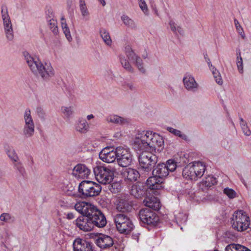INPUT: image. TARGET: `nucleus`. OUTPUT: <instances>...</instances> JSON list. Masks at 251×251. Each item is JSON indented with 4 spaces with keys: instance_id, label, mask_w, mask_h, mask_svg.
Returning a JSON list of instances; mask_svg holds the SVG:
<instances>
[{
    "instance_id": "obj_42",
    "label": "nucleus",
    "mask_w": 251,
    "mask_h": 251,
    "mask_svg": "<svg viewBox=\"0 0 251 251\" xmlns=\"http://www.w3.org/2000/svg\"><path fill=\"white\" fill-rule=\"evenodd\" d=\"M124 87L125 89L130 91H135L137 89L136 85L132 82H126L124 84Z\"/></svg>"
},
{
    "instance_id": "obj_24",
    "label": "nucleus",
    "mask_w": 251,
    "mask_h": 251,
    "mask_svg": "<svg viewBox=\"0 0 251 251\" xmlns=\"http://www.w3.org/2000/svg\"><path fill=\"white\" fill-rule=\"evenodd\" d=\"M89 124L83 119H79L75 125V130L81 133H86L89 131Z\"/></svg>"
},
{
    "instance_id": "obj_12",
    "label": "nucleus",
    "mask_w": 251,
    "mask_h": 251,
    "mask_svg": "<svg viewBox=\"0 0 251 251\" xmlns=\"http://www.w3.org/2000/svg\"><path fill=\"white\" fill-rule=\"evenodd\" d=\"M117 148L114 150L112 147H106L103 149L99 154L100 158L107 163L114 162L116 159Z\"/></svg>"
},
{
    "instance_id": "obj_18",
    "label": "nucleus",
    "mask_w": 251,
    "mask_h": 251,
    "mask_svg": "<svg viewBox=\"0 0 251 251\" xmlns=\"http://www.w3.org/2000/svg\"><path fill=\"white\" fill-rule=\"evenodd\" d=\"M183 83L185 88L190 91H197L199 84L195 81V78L191 75L187 74L183 78Z\"/></svg>"
},
{
    "instance_id": "obj_35",
    "label": "nucleus",
    "mask_w": 251,
    "mask_h": 251,
    "mask_svg": "<svg viewBox=\"0 0 251 251\" xmlns=\"http://www.w3.org/2000/svg\"><path fill=\"white\" fill-rule=\"evenodd\" d=\"M108 189L112 193H117L121 191L122 188V185L120 182L119 181H115L112 183L108 184Z\"/></svg>"
},
{
    "instance_id": "obj_13",
    "label": "nucleus",
    "mask_w": 251,
    "mask_h": 251,
    "mask_svg": "<svg viewBox=\"0 0 251 251\" xmlns=\"http://www.w3.org/2000/svg\"><path fill=\"white\" fill-rule=\"evenodd\" d=\"M74 251H93L91 243L81 238L75 239L73 242Z\"/></svg>"
},
{
    "instance_id": "obj_28",
    "label": "nucleus",
    "mask_w": 251,
    "mask_h": 251,
    "mask_svg": "<svg viewBox=\"0 0 251 251\" xmlns=\"http://www.w3.org/2000/svg\"><path fill=\"white\" fill-rule=\"evenodd\" d=\"M225 251H251V250L240 244H230L226 247Z\"/></svg>"
},
{
    "instance_id": "obj_47",
    "label": "nucleus",
    "mask_w": 251,
    "mask_h": 251,
    "mask_svg": "<svg viewBox=\"0 0 251 251\" xmlns=\"http://www.w3.org/2000/svg\"><path fill=\"white\" fill-rule=\"evenodd\" d=\"M80 10L81 11V13L82 16L86 19H88L89 17V12L88 11V10L87 8L86 5L84 6H82L79 7Z\"/></svg>"
},
{
    "instance_id": "obj_29",
    "label": "nucleus",
    "mask_w": 251,
    "mask_h": 251,
    "mask_svg": "<svg viewBox=\"0 0 251 251\" xmlns=\"http://www.w3.org/2000/svg\"><path fill=\"white\" fill-rule=\"evenodd\" d=\"M61 24L63 31L69 41H71L72 39L70 29L66 22L64 17L62 16L61 18Z\"/></svg>"
},
{
    "instance_id": "obj_26",
    "label": "nucleus",
    "mask_w": 251,
    "mask_h": 251,
    "mask_svg": "<svg viewBox=\"0 0 251 251\" xmlns=\"http://www.w3.org/2000/svg\"><path fill=\"white\" fill-rule=\"evenodd\" d=\"M145 193L144 186L140 183H136L133 185L130 189V194L136 198H140L143 196Z\"/></svg>"
},
{
    "instance_id": "obj_63",
    "label": "nucleus",
    "mask_w": 251,
    "mask_h": 251,
    "mask_svg": "<svg viewBox=\"0 0 251 251\" xmlns=\"http://www.w3.org/2000/svg\"><path fill=\"white\" fill-rule=\"evenodd\" d=\"M167 130H168L171 133H173V128L171 127H167Z\"/></svg>"
},
{
    "instance_id": "obj_37",
    "label": "nucleus",
    "mask_w": 251,
    "mask_h": 251,
    "mask_svg": "<svg viewBox=\"0 0 251 251\" xmlns=\"http://www.w3.org/2000/svg\"><path fill=\"white\" fill-rule=\"evenodd\" d=\"M49 27L54 34H57L58 32L57 24L56 20L53 18L48 20Z\"/></svg>"
},
{
    "instance_id": "obj_17",
    "label": "nucleus",
    "mask_w": 251,
    "mask_h": 251,
    "mask_svg": "<svg viewBox=\"0 0 251 251\" xmlns=\"http://www.w3.org/2000/svg\"><path fill=\"white\" fill-rule=\"evenodd\" d=\"M169 171L172 172V169L166 166L165 164H158L152 171V175L162 179L163 178L168 176Z\"/></svg>"
},
{
    "instance_id": "obj_25",
    "label": "nucleus",
    "mask_w": 251,
    "mask_h": 251,
    "mask_svg": "<svg viewBox=\"0 0 251 251\" xmlns=\"http://www.w3.org/2000/svg\"><path fill=\"white\" fill-rule=\"evenodd\" d=\"M117 209L120 211L125 212L131 211L132 206L127 199L121 198L119 199L117 203Z\"/></svg>"
},
{
    "instance_id": "obj_19",
    "label": "nucleus",
    "mask_w": 251,
    "mask_h": 251,
    "mask_svg": "<svg viewBox=\"0 0 251 251\" xmlns=\"http://www.w3.org/2000/svg\"><path fill=\"white\" fill-rule=\"evenodd\" d=\"M144 203L149 208H152L154 210H158L161 207L159 200L153 196H149L144 200Z\"/></svg>"
},
{
    "instance_id": "obj_15",
    "label": "nucleus",
    "mask_w": 251,
    "mask_h": 251,
    "mask_svg": "<svg viewBox=\"0 0 251 251\" xmlns=\"http://www.w3.org/2000/svg\"><path fill=\"white\" fill-rule=\"evenodd\" d=\"M75 224L80 230L85 232L90 231L94 228L91 221L83 215L79 216L75 220Z\"/></svg>"
},
{
    "instance_id": "obj_51",
    "label": "nucleus",
    "mask_w": 251,
    "mask_h": 251,
    "mask_svg": "<svg viewBox=\"0 0 251 251\" xmlns=\"http://www.w3.org/2000/svg\"><path fill=\"white\" fill-rule=\"evenodd\" d=\"M11 219L10 214L6 213H2L0 216V220L5 222H8Z\"/></svg>"
},
{
    "instance_id": "obj_61",
    "label": "nucleus",
    "mask_w": 251,
    "mask_h": 251,
    "mask_svg": "<svg viewBox=\"0 0 251 251\" xmlns=\"http://www.w3.org/2000/svg\"><path fill=\"white\" fill-rule=\"evenodd\" d=\"M94 118V116L93 114H90L87 116V119L88 121H90Z\"/></svg>"
},
{
    "instance_id": "obj_31",
    "label": "nucleus",
    "mask_w": 251,
    "mask_h": 251,
    "mask_svg": "<svg viewBox=\"0 0 251 251\" xmlns=\"http://www.w3.org/2000/svg\"><path fill=\"white\" fill-rule=\"evenodd\" d=\"M35 132V126L24 125L23 133L25 138H30L33 136Z\"/></svg>"
},
{
    "instance_id": "obj_7",
    "label": "nucleus",
    "mask_w": 251,
    "mask_h": 251,
    "mask_svg": "<svg viewBox=\"0 0 251 251\" xmlns=\"http://www.w3.org/2000/svg\"><path fill=\"white\" fill-rule=\"evenodd\" d=\"M75 209L90 221L94 218L100 210L97 206L90 202L79 201L75 204Z\"/></svg>"
},
{
    "instance_id": "obj_45",
    "label": "nucleus",
    "mask_w": 251,
    "mask_h": 251,
    "mask_svg": "<svg viewBox=\"0 0 251 251\" xmlns=\"http://www.w3.org/2000/svg\"><path fill=\"white\" fill-rule=\"evenodd\" d=\"M234 24L238 32L241 36L242 38L244 39L245 38V34L244 33L243 29L239 24V22L236 19L234 20Z\"/></svg>"
},
{
    "instance_id": "obj_52",
    "label": "nucleus",
    "mask_w": 251,
    "mask_h": 251,
    "mask_svg": "<svg viewBox=\"0 0 251 251\" xmlns=\"http://www.w3.org/2000/svg\"><path fill=\"white\" fill-rule=\"evenodd\" d=\"M174 135L178 136L183 140H187V136L181 133V132L178 130L174 129Z\"/></svg>"
},
{
    "instance_id": "obj_20",
    "label": "nucleus",
    "mask_w": 251,
    "mask_h": 251,
    "mask_svg": "<svg viewBox=\"0 0 251 251\" xmlns=\"http://www.w3.org/2000/svg\"><path fill=\"white\" fill-rule=\"evenodd\" d=\"M162 179L155 175L150 177L147 180L146 184L151 189H159L162 187Z\"/></svg>"
},
{
    "instance_id": "obj_54",
    "label": "nucleus",
    "mask_w": 251,
    "mask_h": 251,
    "mask_svg": "<svg viewBox=\"0 0 251 251\" xmlns=\"http://www.w3.org/2000/svg\"><path fill=\"white\" fill-rule=\"evenodd\" d=\"M204 58L206 60V61L207 62L208 65V66L209 68H211V67H212V64L211 63V61H210V59L208 58V55L207 54V53H205L204 54Z\"/></svg>"
},
{
    "instance_id": "obj_43",
    "label": "nucleus",
    "mask_w": 251,
    "mask_h": 251,
    "mask_svg": "<svg viewBox=\"0 0 251 251\" xmlns=\"http://www.w3.org/2000/svg\"><path fill=\"white\" fill-rule=\"evenodd\" d=\"M224 192L230 199L235 198L236 195V193L234 190L227 187L224 189Z\"/></svg>"
},
{
    "instance_id": "obj_48",
    "label": "nucleus",
    "mask_w": 251,
    "mask_h": 251,
    "mask_svg": "<svg viewBox=\"0 0 251 251\" xmlns=\"http://www.w3.org/2000/svg\"><path fill=\"white\" fill-rule=\"evenodd\" d=\"M174 32L176 33V35L177 38H179V36L178 34L180 36H183L184 35V32L182 27L179 26H176L174 25Z\"/></svg>"
},
{
    "instance_id": "obj_2",
    "label": "nucleus",
    "mask_w": 251,
    "mask_h": 251,
    "mask_svg": "<svg viewBox=\"0 0 251 251\" xmlns=\"http://www.w3.org/2000/svg\"><path fill=\"white\" fill-rule=\"evenodd\" d=\"M25 59L31 71L40 75L44 80H48L54 75V70L50 63L43 64L37 58L33 57L27 52L23 53Z\"/></svg>"
},
{
    "instance_id": "obj_44",
    "label": "nucleus",
    "mask_w": 251,
    "mask_h": 251,
    "mask_svg": "<svg viewBox=\"0 0 251 251\" xmlns=\"http://www.w3.org/2000/svg\"><path fill=\"white\" fill-rule=\"evenodd\" d=\"M139 5L142 11L146 15H148L149 10L147 5L144 0H138Z\"/></svg>"
},
{
    "instance_id": "obj_57",
    "label": "nucleus",
    "mask_w": 251,
    "mask_h": 251,
    "mask_svg": "<svg viewBox=\"0 0 251 251\" xmlns=\"http://www.w3.org/2000/svg\"><path fill=\"white\" fill-rule=\"evenodd\" d=\"M86 6L84 0H79V7Z\"/></svg>"
},
{
    "instance_id": "obj_58",
    "label": "nucleus",
    "mask_w": 251,
    "mask_h": 251,
    "mask_svg": "<svg viewBox=\"0 0 251 251\" xmlns=\"http://www.w3.org/2000/svg\"><path fill=\"white\" fill-rule=\"evenodd\" d=\"M48 13L47 14L49 15L50 18L53 17V12L52 10H48Z\"/></svg>"
},
{
    "instance_id": "obj_49",
    "label": "nucleus",
    "mask_w": 251,
    "mask_h": 251,
    "mask_svg": "<svg viewBox=\"0 0 251 251\" xmlns=\"http://www.w3.org/2000/svg\"><path fill=\"white\" fill-rule=\"evenodd\" d=\"M240 126L243 133L245 135L250 136L251 134V131L249 128L247 124L244 125L242 124Z\"/></svg>"
},
{
    "instance_id": "obj_62",
    "label": "nucleus",
    "mask_w": 251,
    "mask_h": 251,
    "mask_svg": "<svg viewBox=\"0 0 251 251\" xmlns=\"http://www.w3.org/2000/svg\"><path fill=\"white\" fill-rule=\"evenodd\" d=\"M101 3L103 6H104L106 4V2L104 0H98Z\"/></svg>"
},
{
    "instance_id": "obj_9",
    "label": "nucleus",
    "mask_w": 251,
    "mask_h": 251,
    "mask_svg": "<svg viewBox=\"0 0 251 251\" xmlns=\"http://www.w3.org/2000/svg\"><path fill=\"white\" fill-rule=\"evenodd\" d=\"M93 172L96 180L100 183L107 184L113 179L114 173L110 169L103 166H96Z\"/></svg>"
},
{
    "instance_id": "obj_1",
    "label": "nucleus",
    "mask_w": 251,
    "mask_h": 251,
    "mask_svg": "<svg viewBox=\"0 0 251 251\" xmlns=\"http://www.w3.org/2000/svg\"><path fill=\"white\" fill-rule=\"evenodd\" d=\"M163 137L159 134L151 131H142L136 135L134 145L139 150L149 151L143 152L139 156L138 160L141 171L150 172L158 161V156L152 152L160 151L159 149L164 145Z\"/></svg>"
},
{
    "instance_id": "obj_56",
    "label": "nucleus",
    "mask_w": 251,
    "mask_h": 251,
    "mask_svg": "<svg viewBox=\"0 0 251 251\" xmlns=\"http://www.w3.org/2000/svg\"><path fill=\"white\" fill-rule=\"evenodd\" d=\"M75 217V215L72 212L68 213L66 214V218L68 220H72L74 219Z\"/></svg>"
},
{
    "instance_id": "obj_8",
    "label": "nucleus",
    "mask_w": 251,
    "mask_h": 251,
    "mask_svg": "<svg viewBox=\"0 0 251 251\" xmlns=\"http://www.w3.org/2000/svg\"><path fill=\"white\" fill-rule=\"evenodd\" d=\"M1 18L4 33L8 42H13L15 35L13 24L6 8H1Z\"/></svg>"
},
{
    "instance_id": "obj_23",
    "label": "nucleus",
    "mask_w": 251,
    "mask_h": 251,
    "mask_svg": "<svg viewBox=\"0 0 251 251\" xmlns=\"http://www.w3.org/2000/svg\"><path fill=\"white\" fill-rule=\"evenodd\" d=\"M106 121L109 123L116 125H124L128 123L127 119L115 114H111L107 116Z\"/></svg>"
},
{
    "instance_id": "obj_53",
    "label": "nucleus",
    "mask_w": 251,
    "mask_h": 251,
    "mask_svg": "<svg viewBox=\"0 0 251 251\" xmlns=\"http://www.w3.org/2000/svg\"><path fill=\"white\" fill-rule=\"evenodd\" d=\"M209 68L212 70V74L214 75V78H217V75H220V73L218 72V71H217V69L213 66L212 67H211V68Z\"/></svg>"
},
{
    "instance_id": "obj_6",
    "label": "nucleus",
    "mask_w": 251,
    "mask_h": 251,
    "mask_svg": "<svg viewBox=\"0 0 251 251\" xmlns=\"http://www.w3.org/2000/svg\"><path fill=\"white\" fill-rule=\"evenodd\" d=\"M250 225V218L243 210H238L233 215L232 227L238 231L246 230Z\"/></svg>"
},
{
    "instance_id": "obj_33",
    "label": "nucleus",
    "mask_w": 251,
    "mask_h": 251,
    "mask_svg": "<svg viewBox=\"0 0 251 251\" xmlns=\"http://www.w3.org/2000/svg\"><path fill=\"white\" fill-rule=\"evenodd\" d=\"M74 108L73 106H62L60 110L62 114L67 118H69L74 112Z\"/></svg>"
},
{
    "instance_id": "obj_46",
    "label": "nucleus",
    "mask_w": 251,
    "mask_h": 251,
    "mask_svg": "<svg viewBox=\"0 0 251 251\" xmlns=\"http://www.w3.org/2000/svg\"><path fill=\"white\" fill-rule=\"evenodd\" d=\"M237 66L238 68V69L239 70V72L240 74H243L244 70H243V59L241 56L239 57L238 56H237Z\"/></svg>"
},
{
    "instance_id": "obj_40",
    "label": "nucleus",
    "mask_w": 251,
    "mask_h": 251,
    "mask_svg": "<svg viewBox=\"0 0 251 251\" xmlns=\"http://www.w3.org/2000/svg\"><path fill=\"white\" fill-rule=\"evenodd\" d=\"M7 154L12 161L17 162L19 159L15 150L13 149H9L7 151Z\"/></svg>"
},
{
    "instance_id": "obj_11",
    "label": "nucleus",
    "mask_w": 251,
    "mask_h": 251,
    "mask_svg": "<svg viewBox=\"0 0 251 251\" xmlns=\"http://www.w3.org/2000/svg\"><path fill=\"white\" fill-rule=\"evenodd\" d=\"M140 220L148 225H154L158 221V217L155 212L149 208L141 209L139 212Z\"/></svg>"
},
{
    "instance_id": "obj_27",
    "label": "nucleus",
    "mask_w": 251,
    "mask_h": 251,
    "mask_svg": "<svg viewBox=\"0 0 251 251\" xmlns=\"http://www.w3.org/2000/svg\"><path fill=\"white\" fill-rule=\"evenodd\" d=\"M186 157L185 154L182 152L178 153L175 155L174 157V166L175 167L174 168V171H175L176 167L181 166L184 163H185Z\"/></svg>"
},
{
    "instance_id": "obj_55",
    "label": "nucleus",
    "mask_w": 251,
    "mask_h": 251,
    "mask_svg": "<svg viewBox=\"0 0 251 251\" xmlns=\"http://www.w3.org/2000/svg\"><path fill=\"white\" fill-rule=\"evenodd\" d=\"M215 78V80H216V82L218 84H220V85L222 84L223 80H222V79L220 74L217 75V78Z\"/></svg>"
},
{
    "instance_id": "obj_3",
    "label": "nucleus",
    "mask_w": 251,
    "mask_h": 251,
    "mask_svg": "<svg viewBox=\"0 0 251 251\" xmlns=\"http://www.w3.org/2000/svg\"><path fill=\"white\" fill-rule=\"evenodd\" d=\"M205 170V166L201 162H194L184 168L182 175L187 179L196 180L203 175Z\"/></svg>"
},
{
    "instance_id": "obj_59",
    "label": "nucleus",
    "mask_w": 251,
    "mask_h": 251,
    "mask_svg": "<svg viewBox=\"0 0 251 251\" xmlns=\"http://www.w3.org/2000/svg\"><path fill=\"white\" fill-rule=\"evenodd\" d=\"M173 164V159H169L167 161V165L166 166H168V168H169V167L172 165Z\"/></svg>"
},
{
    "instance_id": "obj_41",
    "label": "nucleus",
    "mask_w": 251,
    "mask_h": 251,
    "mask_svg": "<svg viewBox=\"0 0 251 251\" xmlns=\"http://www.w3.org/2000/svg\"><path fill=\"white\" fill-rule=\"evenodd\" d=\"M134 61H135V64L139 71L142 73H145L146 70L143 65V61L142 59L138 56Z\"/></svg>"
},
{
    "instance_id": "obj_32",
    "label": "nucleus",
    "mask_w": 251,
    "mask_h": 251,
    "mask_svg": "<svg viewBox=\"0 0 251 251\" xmlns=\"http://www.w3.org/2000/svg\"><path fill=\"white\" fill-rule=\"evenodd\" d=\"M121 19L123 22L124 24L127 27L132 28L136 29L137 25L135 22L126 15H123L121 17Z\"/></svg>"
},
{
    "instance_id": "obj_22",
    "label": "nucleus",
    "mask_w": 251,
    "mask_h": 251,
    "mask_svg": "<svg viewBox=\"0 0 251 251\" xmlns=\"http://www.w3.org/2000/svg\"><path fill=\"white\" fill-rule=\"evenodd\" d=\"M124 176L129 181H136L140 176V174L137 170L132 168L126 169L123 173Z\"/></svg>"
},
{
    "instance_id": "obj_4",
    "label": "nucleus",
    "mask_w": 251,
    "mask_h": 251,
    "mask_svg": "<svg viewBox=\"0 0 251 251\" xmlns=\"http://www.w3.org/2000/svg\"><path fill=\"white\" fill-rule=\"evenodd\" d=\"M101 190L99 184L91 181H82L78 187L79 193L84 198L98 196Z\"/></svg>"
},
{
    "instance_id": "obj_39",
    "label": "nucleus",
    "mask_w": 251,
    "mask_h": 251,
    "mask_svg": "<svg viewBox=\"0 0 251 251\" xmlns=\"http://www.w3.org/2000/svg\"><path fill=\"white\" fill-rule=\"evenodd\" d=\"M204 183L205 186L210 187L217 183V180L214 176H209L205 178Z\"/></svg>"
},
{
    "instance_id": "obj_60",
    "label": "nucleus",
    "mask_w": 251,
    "mask_h": 251,
    "mask_svg": "<svg viewBox=\"0 0 251 251\" xmlns=\"http://www.w3.org/2000/svg\"><path fill=\"white\" fill-rule=\"evenodd\" d=\"M240 126L242 125V124L244 125V124H247L246 121H245L242 117L240 118Z\"/></svg>"
},
{
    "instance_id": "obj_21",
    "label": "nucleus",
    "mask_w": 251,
    "mask_h": 251,
    "mask_svg": "<svg viewBox=\"0 0 251 251\" xmlns=\"http://www.w3.org/2000/svg\"><path fill=\"white\" fill-rule=\"evenodd\" d=\"M92 220L91 222L94 227L96 226L98 227H103L107 223L105 216L100 210L96 216L94 218H92Z\"/></svg>"
},
{
    "instance_id": "obj_50",
    "label": "nucleus",
    "mask_w": 251,
    "mask_h": 251,
    "mask_svg": "<svg viewBox=\"0 0 251 251\" xmlns=\"http://www.w3.org/2000/svg\"><path fill=\"white\" fill-rule=\"evenodd\" d=\"M14 167L22 175H23L25 174V169L21 163L17 162V163H15Z\"/></svg>"
},
{
    "instance_id": "obj_64",
    "label": "nucleus",
    "mask_w": 251,
    "mask_h": 251,
    "mask_svg": "<svg viewBox=\"0 0 251 251\" xmlns=\"http://www.w3.org/2000/svg\"><path fill=\"white\" fill-rule=\"evenodd\" d=\"M237 56H238L239 57L241 56V52L240 51H239L237 53Z\"/></svg>"
},
{
    "instance_id": "obj_10",
    "label": "nucleus",
    "mask_w": 251,
    "mask_h": 251,
    "mask_svg": "<svg viewBox=\"0 0 251 251\" xmlns=\"http://www.w3.org/2000/svg\"><path fill=\"white\" fill-rule=\"evenodd\" d=\"M116 153V160L119 166L126 167L130 165L132 161V156L129 149L118 147Z\"/></svg>"
},
{
    "instance_id": "obj_5",
    "label": "nucleus",
    "mask_w": 251,
    "mask_h": 251,
    "mask_svg": "<svg viewBox=\"0 0 251 251\" xmlns=\"http://www.w3.org/2000/svg\"><path fill=\"white\" fill-rule=\"evenodd\" d=\"M117 230L122 233L128 234L134 228L129 217L124 213H119L113 217Z\"/></svg>"
},
{
    "instance_id": "obj_14",
    "label": "nucleus",
    "mask_w": 251,
    "mask_h": 251,
    "mask_svg": "<svg viewBox=\"0 0 251 251\" xmlns=\"http://www.w3.org/2000/svg\"><path fill=\"white\" fill-rule=\"evenodd\" d=\"M97 245L102 249H108L114 244L113 238L110 236L100 234L96 240Z\"/></svg>"
},
{
    "instance_id": "obj_30",
    "label": "nucleus",
    "mask_w": 251,
    "mask_h": 251,
    "mask_svg": "<svg viewBox=\"0 0 251 251\" xmlns=\"http://www.w3.org/2000/svg\"><path fill=\"white\" fill-rule=\"evenodd\" d=\"M100 34L105 44L110 46L112 44V40L108 31L105 29L101 28L100 30Z\"/></svg>"
},
{
    "instance_id": "obj_34",
    "label": "nucleus",
    "mask_w": 251,
    "mask_h": 251,
    "mask_svg": "<svg viewBox=\"0 0 251 251\" xmlns=\"http://www.w3.org/2000/svg\"><path fill=\"white\" fill-rule=\"evenodd\" d=\"M24 119L25 121L24 125L35 126L32 116L31 115V111L30 109H26L24 114Z\"/></svg>"
},
{
    "instance_id": "obj_16",
    "label": "nucleus",
    "mask_w": 251,
    "mask_h": 251,
    "mask_svg": "<svg viewBox=\"0 0 251 251\" xmlns=\"http://www.w3.org/2000/svg\"><path fill=\"white\" fill-rule=\"evenodd\" d=\"M72 174L76 178L84 179L88 177L90 170L83 164H78L74 167Z\"/></svg>"
},
{
    "instance_id": "obj_38",
    "label": "nucleus",
    "mask_w": 251,
    "mask_h": 251,
    "mask_svg": "<svg viewBox=\"0 0 251 251\" xmlns=\"http://www.w3.org/2000/svg\"><path fill=\"white\" fill-rule=\"evenodd\" d=\"M125 52L126 55V56L128 58L132 61L134 60L135 58L138 56L133 51L132 49L130 46H126L125 48Z\"/></svg>"
},
{
    "instance_id": "obj_36",
    "label": "nucleus",
    "mask_w": 251,
    "mask_h": 251,
    "mask_svg": "<svg viewBox=\"0 0 251 251\" xmlns=\"http://www.w3.org/2000/svg\"><path fill=\"white\" fill-rule=\"evenodd\" d=\"M120 62L123 67L128 72L133 73L134 71L133 67L130 65L128 61L125 58V56H121Z\"/></svg>"
}]
</instances>
